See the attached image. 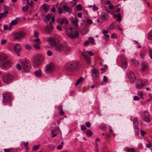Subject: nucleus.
<instances>
[{
	"mask_svg": "<svg viewBox=\"0 0 152 152\" xmlns=\"http://www.w3.org/2000/svg\"><path fill=\"white\" fill-rule=\"evenodd\" d=\"M64 67L68 71L75 72L78 69V64L76 61H71L66 63L64 65Z\"/></svg>",
	"mask_w": 152,
	"mask_h": 152,
	"instance_id": "f257e3e1",
	"label": "nucleus"
},
{
	"mask_svg": "<svg viewBox=\"0 0 152 152\" xmlns=\"http://www.w3.org/2000/svg\"><path fill=\"white\" fill-rule=\"evenodd\" d=\"M13 76L10 73L7 72L3 76L2 80L5 83H12L13 80Z\"/></svg>",
	"mask_w": 152,
	"mask_h": 152,
	"instance_id": "f03ea898",
	"label": "nucleus"
},
{
	"mask_svg": "<svg viewBox=\"0 0 152 152\" xmlns=\"http://www.w3.org/2000/svg\"><path fill=\"white\" fill-rule=\"evenodd\" d=\"M44 58V57L40 55L36 56L33 60V66L35 67H38L41 64Z\"/></svg>",
	"mask_w": 152,
	"mask_h": 152,
	"instance_id": "7ed1b4c3",
	"label": "nucleus"
},
{
	"mask_svg": "<svg viewBox=\"0 0 152 152\" xmlns=\"http://www.w3.org/2000/svg\"><path fill=\"white\" fill-rule=\"evenodd\" d=\"M21 66L26 72L29 71L31 67V64L30 62L28 60L24 61L21 62Z\"/></svg>",
	"mask_w": 152,
	"mask_h": 152,
	"instance_id": "20e7f679",
	"label": "nucleus"
},
{
	"mask_svg": "<svg viewBox=\"0 0 152 152\" xmlns=\"http://www.w3.org/2000/svg\"><path fill=\"white\" fill-rule=\"evenodd\" d=\"M88 54L91 56H93L94 55V54L91 51H85L82 53V55L86 61L87 63L88 64H89L91 61L90 60V57L89 56Z\"/></svg>",
	"mask_w": 152,
	"mask_h": 152,
	"instance_id": "39448f33",
	"label": "nucleus"
},
{
	"mask_svg": "<svg viewBox=\"0 0 152 152\" xmlns=\"http://www.w3.org/2000/svg\"><path fill=\"white\" fill-rule=\"evenodd\" d=\"M55 69V64L53 63L50 62L46 65L45 71L48 73H51L53 72Z\"/></svg>",
	"mask_w": 152,
	"mask_h": 152,
	"instance_id": "423d86ee",
	"label": "nucleus"
},
{
	"mask_svg": "<svg viewBox=\"0 0 152 152\" xmlns=\"http://www.w3.org/2000/svg\"><path fill=\"white\" fill-rule=\"evenodd\" d=\"M25 36V33L23 32H20L14 34V38L15 39L20 40L24 38Z\"/></svg>",
	"mask_w": 152,
	"mask_h": 152,
	"instance_id": "0eeeda50",
	"label": "nucleus"
},
{
	"mask_svg": "<svg viewBox=\"0 0 152 152\" xmlns=\"http://www.w3.org/2000/svg\"><path fill=\"white\" fill-rule=\"evenodd\" d=\"M48 42L53 47L55 46L59 42L58 39L55 37L49 38L48 39Z\"/></svg>",
	"mask_w": 152,
	"mask_h": 152,
	"instance_id": "6e6552de",
	"label": "nucleus"
},
{
	"mask_svg": "<svg viewBox=\"0 0 152 152\" xmlns=\"http://www.w3.org/2000/svg\"><path fill=\"white\" fill-rule=\"evenodd\" d=\"M12 65V62L10 61L1 64L0 65L1 67L3 69H7L10 68Z\"/></svg>",
	"mask_w": 152,
	"mask_h": 152,
	"instance_id": "1a4fd4ad",
	"label": "nucleus"
},
{
	"mask_svg": "<svg viewBox=\"0 0 152 152\" xmlns=\"http://www.w3.org/2000/svg\"><path fill=\"white\" fill-rule=\"evenodd\" d=\"M145 82L144 81L139 79L135 83L136 87L138 89L141 88L145 86Z\"/></svg>",
	"mask_w": 152,
	"mask_h": 152,
	"instance_id": "9d476101",
	"label": "nucleus"
},
{
	"mask_svg": "<svg viewBox=\"0 0 152 152\" xmlns=\"http://www.w3.org/2000/svg\"><path fill=\"white\" fill-rule=\"evenodd\" d=\"M40 39L39 38H36L33 39V42L34 43L33 45V47L36 50H39L40 48Z\"/></svg>",
	"mask_w": 152,
	"mask_h": 152,
	"instance_id": "9b49d317",
	"label": "nucleus"
},
{
	"mask_svg": "<svg viewBox=\"0 0 152 152\" xmlns=\"http://www.w3.org/2000/svg\"><path fill=\"white\" fill-rule=\"evenodd\" d=\"M142 117L143 120L144 121L147 122H149L150 121L149 114L148 112H144L142 114Z\"/></svg>",
	"mask_w": 152,
	"mask_h": 152,
	"instance_id": "f8f14e48",
	"label": "nucleus"
},
{
	"mask_svg": "<svg viewBox=\"0 0 152 152\" xmlns=\"http://www.w3.org/2000/svg\"><path fill=\"white\" fill-rule=\"evenodd\" d=\"M64 45L62 44L58 43L54 47L55 50L57 52H62L64 50Z\"/></svg>",
	"mask_w": 152,
	"mask_h": 152,
	"instance_id": "ddd939ff",
	"label": "nucleus"
},
{
	"mask_svg": "<svg viewBox=\"0 0 152 152\" xmlns=\"http://www.w3.org/2000/svg\"><path fill=\"white\" fill-rule=\"evenodd\" d=\"M50 25H48L45 27V31L48 34L51 33L53 28V27L52 26V23L51 22H50Z\"/></svg>",
	"mask_w": 152,
	"mask_h": 152,
	"instance_id": "4468645a",
	"label": "nucleus"
},
{
	"mask_svg": "<svg viewBox=\"0 0 152 152\" xmlns=\"http://www.w3.org/2000/svg\"><path fill=\"white\" fill-rule=\"evenodd\" d=\"M91 75L93 78H96L99 77V73L98 70L94 68L91 71Z\"/></svg>",
	"mask_w": 152,
	"mask_h": 152,
	"instance_id": "2eb2a0df",
	"label": "nucleus"
},
{
	"mask_svg": "<svg viewBox=\"0 0 152 152\" xmlns=\"http://www.w3.org/2000/svg\"><path fill=\"white\" fill-rule=\"evenodd\" d=\"M128 78L130 81L131 82H133L135 80V77L134 73L130 71L129 73Z\"/></svg>",
	"mask_w": 152,
	"mask_h": 152,
	"instance_id": "dca6fc26",
	"label": "nucleus"
},
{
	"mask_svg": "<svg viewBox=\"0 0 152 152\" xmlns=\"http://www.w3.org/2000/svg\"><path fill=\"white\" fill-rule=\"evenodd\" d=\"M18 20H19L20 19L18 18H17L11 21L10 25V27L9 28V30H11L12 26L15 25L17 24Z\"/></svg>",
	"mask_w": 152,
	"mask_h": 152,
	"instance_id": "f3484780",
	"label": "nucleus"
},
{
	"mask_svg": "<svg viewBox=\"0 0 152 152\" xmlns=\"http://www.w3.org/2000/svg\"><path fill=\"white\" fill-rule=\"evenodd\" d=\"M21 50V47L19 43L16 44L14 46V50L16 53L20 51Z\"/></svg>",
	"mask_w": 152,
	"mask_h": 152,
	"instance_id": "a211bd4d",
	"label": "nucleus"
},
{
	"mask_svg": "<svg viewBox=\"0 0 152 152\" xmlns=\"http://www.w3.org/2000/svg\"><path fill=\"white\" fill-rule=\"evenodd\" d=\"M108 18V14L104 13L101 16V20L102 21H105Z\"/></svg>",
	"mask_w": 152,
	"mask_h": 152,
	"instance_id": "6ab92c4d",
	"label": "nucleus"
},
{
	"mask_svg": "<svg viewBox=\"0 0 152 152\" xmlns=\"http://www.w3.org/2000/svg\"><path fill=\"white\" fill-rule=\"evenodd\" d=\"M84 80V78L83 77H80L78 80H77V82L75 83L76 86L78 85L83 83Z\"/></svg>",
	"mask_w": 152,
	"mask_h": 152,
	"instance_id": "aec40b11",
	"label": "nucleus"
},
{
	"mask_svg": "<svg viewBox=\"0 0 152 152\" xmlns=\"http://www.w3.org/2000/svg\"><path fill=\"white\" fill-rule=\"evenodd\" d=\"M142 71H145L148 70V66L147 64L143 61L142 63Z\"/></svg>",
	"mask_w": 152,
	"mask_h": 152,
	"instance_id": "412c9836",
	"label": "nucleus"
},
{
	"mask_svg": "<svg viewBox=\"0 0 152 152\" xmlns=\"http://www.w3.org/2000/svg\"><path fill=\"white\" fill-rule=\"evenodd\" d=\"M11 98L10 96H3V102H9L11 100Z\"/></svg>",
	"mask_w": 152,
	"mask_h": 152,
	"instance_id": "4be33fe9",
	"label": "nucleus"
},
{
	"mask_svg": "<svg viewBox=\"0 0 152 152\" xmlns=\"http://www.w3.org/2000/svg\"><path fill=\"white\" fill-rule=\"evenodd\" d=\"M78 20L76 17H75V19L72 20V23L73 26L75 27V28L77 27L78 26Z\"/></svg>",
	"mask_w": 152,
	"mask_h": 152,
	"instance_id": "5701e85b",
	"label": "nucleus"
},
{
	"mask_svg": "<svg viewBox=\"0 0 152 152\" xmlns=\"http://www.w3.org/2000/svg\"><path fill=\"white\" fill-rule=\"evenodd\" d=\"M7 58V56L4 53H0V61H4Z\"/></svg>",
	"mask_w": 152,
	"mask_h": 152,
	"instance_id": "b1692460",
	"label": "nucleus"
},
{
	"mask_svg": "<svg viewBox=\"0 0 152 152\" xmlns=\"http://www.w3.org/2000/svg\"><path fill=\"white\" fill-rule=\"evenodd\" d=\"M64 10L66 12H68L69 13H71L72 12V10L67 5H65L63 6Z\"/></svg>",
	"mask_w": 152,
	"mask_h": 152,
	"instance_id": "393cba45",
	"label": "nucleus"
},
{
	"mask_svg": "<svg viewBox=\"0 0 152 152\" xmlns=\"http://www.w3.org/2000/svg\"><path fill=\"white\" fill-rule=\"evenodd\" d=\"M64 48L63 51L65 53H68L71 50V48L70 47L67 45H64Z\"/></svg>",
	"mask_w": 152,
	"mask_h": 152,
	"instance_id": "a878e982",
	"label": "nucleus"
},
{
	"mask_svg": "<svg viewBox=\"0 0 152 152\" xmlns=\"http://www.w3.org/2000/svg\"><path fill=\"white\" fill-rule=\"evenodd\" d=\"M113 16L115 18H117V20L118 21H120L121 20V15L120 13H118L117 15L114 14Z\"/></svg>",
	"mask_w": 152,
	"mask_h": 152,
	"instance_id": "bb28decb",
	"label": "nucleus"
},
{
	"mask_svg": "<svg viewBox=\"0 0 152 152\" xmlns=\"http://www.w3.org/2000/svg\"><path fill=\"white\" fill-rule=\"evenodd\" d=\"M68 23V21L65 18L62 19L60 22V24L62 25L63 23L67 25Z\"/></svg>",
	"mask_w": 152,
	"mask_h": 152,
	"instance_id": "cd10ccee",
	"label": "nucleus"
},
{
	"mask_svg": "<svg viewBox=\"0 0 152 152\" xmlns=\"http://www.w3.org/2000/svg\"><path fill=\"white\" fill-rule=\"evenodd\" d=\"M36 75L37 77H40L42 75L41 71V69L37 70L35 72Z\"/></svg>",
	"mask_w": 152,
	"mask_h": 152,
	"instance_id": "c85d7f7f",
	"label": "nucleus"
},
{
	"mask_svg": "<svg viewBox=\"0 0 152 152\" xmlns=\"http://www.w3.org/2000/svg\"><path fill=\"white\" fill-rule=\"evenodd\" d=\"M58 110H60L59 114L60 115H63L64 114V112L63 111L62 107V106H60L58 108Z\"/></svg>",
	"mask_w": 152,
	"mask_h": 152,
	"instance_id": "c756f323",
	"label": "nucleus"
},
{
	"mask_svg": "<svg viewBox=\"0 0 152 152\" xmlns=\"http://www.w3.org/2000/svg\"><path fill=\"white\" fill-rule=\"evenodd\" d=\"M125 149L127 152H136V150L134 148H129V147H126Z\"/></svg>",
	"mask_w": 152,
	"mask_h": 152,
	"instance_id": "7c9ffc66",
	"label": "nucleus"
},
{
	"mask_svg": "<svg viewBox=\"0 0 152 152\" xmlns=\"http://www.w3.org/2000/svg\"><path fill=\"white\" fill-rule=\"evenodd\" d=\"M8 12L7 11H5L3 13H0V18H4L7 15L8 13Z\"/></svg>",
	"mask_w": 152,
	"mask_h": 152,
	"instance_id": "2f4dec72",
	"label": "nucleus"
},
{
	"mask_svg": "<svg viewBox=\"0 0 152 152\" xmlns=\"http://www.w3.org/2000/svg\"><path fill=\"white\" fill-rule=\"evenodd\" d=\"M121 66L123 68L125 69L127 67V61L121 62Z\"/></svg>",
	"mask_w": 152,
	"mask_h": 152,
	"instance_id": "473e14b6",
	"label": "nucleus"
},
{
	"mask_svg": "<svg viewBox=\"0 0 152 152\" xmlns=\"http://www.w3.org/2000/svg\"><path fill=\"white\" fill-rule=\"evenodd\" d=\"M120 58L121 62L126 61H127L126 58L123 55H121Z\"/></svg>",
	"mask_w": 152,
	"mask_h": 152,
	"instance_id": "72a5a7b5",
	"label": "nucleus"
},
{
	"mask_svg": "<svg viewBox=\"0 0 152 152\" xmlns=\"http://www.w3.org/2000/svg\"><path fill=\"white\" fill-rule=\"evenodd\" d=\"M40 146L39 145H34L33 146L32 150L33 151H35L37 150L39 148Z\"/></svg>",
	"mask_w": 152,
	"mask_h": 152,
	"instance_id": "f704fd0d",
	"label": "nucleus"
},
{
	"mask_svg": "<svg viewBox=\"0 0 152 152\" xmlns=\"http://www.w3.org/2000/svg\"><path fill=\"white\" fill-rule=\"evenodd\" d=\"M25 47L27 50H30L31 49V47L28 44H26L25 45Z\"/></svg>",
	"mask_w": 152,
	"mask_h": 152,
	"instance_id": "c9c22d12",
	"label": "nucleus"
},
{
	"mask_svg": "<svg viewBox=\"0 0 152 152\" xmlns=\"http://www.w3.org/2000/svg\"><path fill=\"white\" fill-rule=\"evenodd\" d=\"M86 134L89 137L91 136L93 134L92 132L89 129H88L86 131Z\"/></svg>",
	"mask_w": 152,
	"mask_h": 152,
	"instance_id": "e433bc0d",
	"label": "nucleus"
},
{
	"mask_svg": "<svg viewBox=\"0 0 152 152\" xmlns=\"http://www.w3.org/2000/svg\"><path fill=\"white\" fill-rule=\"evenodd\" d=\"M89 41L90 43L93 44L94 42V39L92 37H90L88 38Z\"/></svg>",
	"mask_w": 152,
	"mask_h": 152,
	"instance_id": "4c0bfd02",
	"label": "nucleus"
},
{
	"mask_svg": "<svg viewBox=\"0 0 152 152\" xmlns=\"http://www.w3.org/2000/svg\"><path fill=\"white\" fill-rule=\"evenodd\" d=\"M145 53V52H141L140 54V57L142 58L143 59L144 58Z\"/></svg>",
	"mask_w": 152,
	"mask_h": 152,
	"instance_id": "58836bf2",
	"label": "nucleus"
},
{
	"mask_svg": "<svg viewBox=\"0 0 152 152\" xmlns=\"http://www.w3.org/2000/svg\"><path fill=\"white\" fill-rule=\"evenodd\" d=\"M148 37L150 39H152V31H150L148 33Z\"/></svg>",
	"mask_w": 152,
	"mask_h": 152,
	"instance_id": "ea45409f",
	"label": "nucleus"
},
{
	"mask_svg": "<svg viewBox=\"0 0 152 152\" xmlns=\"http://www.w3.org/2000/svg\"><path fill=\"white\" fill-rule=\"evenodd\" d=\"M51 134L52 135V137H54L56 135V134L55 133V130L54 129L51 132Z\"/></svg>",
	"mask_w": 152,
	"mask_h": 152,
	"instance_id": "a19ab883",
	"label": "nucleus"
},
{
	"mask_svg": "<svg viewBox=\"0 0 152 152\" xmlns=\"http://www.w3.org/2000/svg\"><path fill=\"white\" fill-rule=\"evenodd\" d=\"M108 129L110 130V134H112L113 136H115V134L114 133H113V130H112V129H111V127L110 126H109L108 127Z\"/></svg>",
	"mask_w": 152,
	"mask_h": 152,
	"instance_id": "79ce46f5",
	"label": "nucleus"
},
{
	"mask_svg": "<svg viewBox=\"0 0 152 152\" xmlns=\"http://www.w3.org/2000/svg\"><path fill=\"white\" fill-rule=\"evenodd\" d=\"M39 33L36 31L34 32V36L36 38H38V37L39 36Z\"/></svg>",
	"mask_w": 152,
	"mask_h": 152,
	"instance_id": "37998d69",
	"label": "nucleus"
},
{
	"mask_svg": "<svg viewBox=\"0 0 152 152\" xmlns=\"http://www.w3.org/2000/svg\"><path fill=\"white\" fill-rule=\"evenodd\" d=\"M149 56L151 58L152 60V49H149Z\"/></svg>",
	"mask_w": 152,
	"mask_h": 152,
	"instance_id": "c03bdc74",
	"label": "nucleus"
},
{
	"mask_svg": "<svg viewBox=\"0 0 152 152\" xmlns=\"http://www.w3.org/2000/svg\"><path fill=\"white\" fill-rule=\"evenodd\" d=\"M46 18L47 19L48 21H49L51 18V15L49 14H48L45 16Z\"/></svg>",
	"mask_w": 152,
	"mask_h": 152,
	"instance_id": "a18cd8bd",
	"label": "nucleus"
},
{
	"mask_svg": "<svg viewBox=\"0 0 152 152\" xmlns=\"http://www.w3.org/2000/svg\"><path fill=\"white\" fill-rule=\"evenodd\" d=\"M68 36L69 37L71 38V39H73L74 38V36L72 33L70 34H68Z\"/></svg>",
	"mask_w": 152,
	"mask_h": 152,
	"instance_id": "49530a36",
	"label": "nucleus"
},
{
	"mask_svg": "<svg viewBox=\"0 0 152 152\" xmlns=\"http://www.w3.org/2000/svg\"><path fill=\"white\" fill-rule=\"evenodd\" d=\"M115 26L114 23H113L110 25L109 28L110 29L112 30L114 28Z\"/></svg>",
	"mask_w": 152,
	"mask_h": 152,
	"instance_id": "de8ad7c7",
	"label": "nucleus"
},
{
	"mask_svg": "<svg viewBox=\"0 0 152 152\" xmlns=\"http://www.w3.org/2000/svg\"><path fill=\"white\" fill-rule=\"evenodd\" d=\"M131 61L133 64H137L138 63L137 61L134 59H132L131 60Z\"/></svg>",
	"mask_w": 152,
	"mask_h": 152,
	"instance_id": "09e8293b",
	"label": "nucleus"
},
{
	"mask_svg": "<svg viewBox=\"0 0 152 152\" xmlns=\"http://www.w3.org/2000/svg\"><path fill=\"white\" fill-rule=\"evenodd\" d=\"M77 7L78 10H80L82 9V6L80 4H77Z\"/></svg>",
	"mask_w": 152,
	"mask_h": 152,
	"instance_id": "8fccbe9b",
	"label": "nucleus"
},
{
	"mask_svg": "<svg viewBox=\"0 0 152 152\" xmlns=\"http://www.w3.org/2000/svg\"><path fill=\"white\" fill-rule=\"evenodd\" d=\"M86 127L84 125H82L81 127V129L82 130H85L86 129Z\"/></svg>",
	"mask_w": 152,
	"mask_h": 152,
	"instance_id": "3c124183",
	"label": "nucleus"
},
{
	"mask_svg": "<svg viewBox=\"0 0 152 152\" xmlns=\"http://www.w3.org/2000/svg\"><path fill=\"white\" fill-rule=\"evenodd\" d=\"M28 9V7L27 6H26L23 7L22 10L24 11H26Z\"/></svg>",
	"mask_w": 152,
	"mask_h": 152,
	"instance_id": "603ef678",
	"label": "nucleus"
},
{
	"mask_svg": "<svg viewBox=\"0 0 152 152\" xmlns=\"http://www.w3.org/2000/svg\"><path fill=\"white\" fill-rule=\"evenodd\" d=\"M7 40L6 39H2L1 40V44L3 45L6 43L7 42Z\"/></svg>",
	"mask_w": 152,
	"mask_h": 152,
	"instance_id": "864d4df0",
	"label": "nucleus"
},
{
	"mask_svg": "<svg viewBox=\"0 0 152 152\" xmlns=\"http://www.w3.org/2000/svg\"><path fill=\"white\" fill-rule=\"evenodd\" d=\"M95 150L96 152H98V144L97 142H95Z\"/></svg>",
	"mask_w": 152,
	"mask_h": 152,
	"instance_id": "5fc2aeb1",
	"label": "nucleus"
},
{
	"mask_svg": "<svg viewBox=\"0 0 152 152\" xmlns=\"http://www.w3.org/2000/svg\"><path fill=\"white\" fill-rule=\"evenodd\" d=\"M11 94L10 93L8 92V91H5L3 93L2 95H10Z\"/></svg>",
	"mask_w": 152,
	"mask_h": 152,
	"instance_id": "6e6d98bb",
	"label": "nucleus"
},
{
	"mask_svg": "<svg viewBox=\"0 0 152 152\" xmlns=\"http://www.w3.org/2000/svg\"><path fill=\"white\" fill-rule=\"evenodd\" d=\"M137 95H143V91L142 90H139L137 92Z\"/></svg>",
	"mask_w": 152,
	"mask_h": 152,
	"instance_id": "4d7b16f0",
	"label": "nucleus"
},
{
	"mask_svg": "<svg viewBox=\"0 0 152 152\" xmlns=\"http://www.w3.org/2000/svg\"><path fill=\"white\" fill-rule=\"evenodd\" d=\"M92 9L94 11L97 10L98 9V8L95 5H93V6Z\"/></svg>",
	"mask_w": 152,
	"mask_h": 152,
	"instance_id": "13d9d810",
	"label": "nucleus"
},
{
	"mask_svg": "<svg viewBox=\"0 0 152 152\" xmlns=\"http://www.w3.org/2000/svg\"><path fill=\"white\" fill-rule=\"evenodd\" d=\"M16 67L19 70H21V67L20 65L19 64H17L16 66Z\"/></svg>",
	"mask_w": 152,
	"mask_h": 152,
	"instance_id": "bf43d9fd",
	"label": "nucleus"
},
{
	"mask_svg": "<svg viewBox=\"0 0 152 152\" xmlns=\"http://www.w3.org/2000/svg\"><path fill=\"white\" fill-rule=\"evenodd\" d=\"M140 131L141 132V134L143 136H144V135L146 134V132L145 131H142V129L140 130Z\"/></svg>",
	"mask_w": 152,
	"mask_h": 152,
	"instance_id": "052dcab7",
	"label": "nucleus"
},
{
	"mask_svg": "<svg viewBox=\"0 0 152 152\" xmlns=\"http://www.w3.org/2000/svg\"><path fill=\"white\" fill-rule=\"evenodd\" d=\"M103 81L105 82H107L108 81L107 78L105 76H104L103 77Z\"/></svg>",
	"mask_w": 152,
	"mask_h": 152,
	"instance_id": "680f3d73",
	"label": "nucleus"
},
{
	"mask_svg": "<svg viewBox=\"0 0 152 152\" xmlns=\"http://www.w3.org/2000/svg\"><path fill=\"white\" fill-rule=\"evenodd\" d=\"M87 22L88 23L91 24L92 23V20L91 19H88L87 20Z\"/></svg>",
	"mask_w": 152,
	"mask_h": 152,
	"instance_id": "e2e57ef3",
	"label": "nucleus"
},
{
	"mask_svg": "<svg viewBox=\"0 0 152 152\" xmlns=\"http://www.w3.org/2000/svg\"><path fill=\"white\" fill-rule=\"evenodd\" d=\"M52 54V52L50 50H48L47 52V55L48 56H51Z\"/></svg>",
	"mask_w": 152,
	"mask_h": 152,
	"instance_id": "0e129e2a",
	"label": "nucleus"
},
{
	"mask_svg": "<svg viewBox=\"0 0 152 152\" xmlns=\"http://www.w3.org/2000/svg\"><path fill=\"white\" fill-rule=\"evenodd\" d=\"M91 124L89 122H87L86 123V126L88 127H89L90 126Z\"/></svg>",
	"mask_w": 152,
	"mask_h": 152,
	"instance_id": "69168bd1",
	"label": "nucleus"
},
{
	"mask_svg": "<svg viewBox=\"0 0 152 152\" xmlns=\"http://www.w3.org/2000/svg\"><path fill=\"white\" fill-rule=\"evenodd\" d=\"M75 35L76 37H78L79 36V32L77 31H75Z\"/></svg>",
	"mask_w": 152,
	"mask_h": 152,
	"instance_id": "338daca9",
	"label": "nucleus"
},
{
	"mask_svg": "<svg viewBox=\"0 0 152 152\" xmlns=\"http://www.w3.org/2000/svg\"><path fill=\"white\" fill-rule=\"evenodd\" d=\"M116 34L115 33H113L111 36L112 38H116Z\"/></svg>",
	"mask_w": 152,
	"mask_h": 152,
	"instance_id": "774afa93",
	"label": "nucleus"
}]
</instances>
